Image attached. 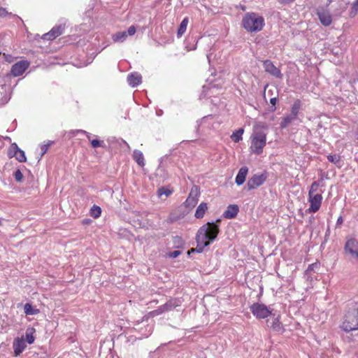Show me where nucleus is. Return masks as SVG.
Here are the masks:
<instances>
[{"mask_svg":"<svg viewBox=\"0 0 358 358\" xmlns=\"http://www.w3.org/2000/svg\"><path fill=\"white\" fill-rule=\"evenodd\" d=\"M220 219H217L215 222H207L199 229L196 235L197 252H202L206 247L215 240L220 232Z\"/></svg>","mask_w":358,"mask_h":358,"instance_id":"1","label":"nucleus"},{"mask_svg":"<svg viewBox=\"0 0 358 358\" xmlns=\"http://www.w3.org/2000/svg\"><path fill=\"white\" fill-rule=\"evenodd\" d=\"M322 187H323L322 179L314 181L311 184L308 191L309 208L307 209L308 213H315L320 210L323 199L322 190L320 188Z\"/></svg>","mask_w":358,"mask_h":358,"instance_id":"2","label":"nucleus"},{"mask_svg":"<svg viewBox=\"0 0 358 358\" xmlns=\"http://www.w3.org/2000/svg\"><path fill=\"white\" fill-rule=\"evenodd\" d=\"M250 151L251 154L260 155L263 153L264 149L266 145L267 134L262 130H259L258 127H254V131L250 136Z\"/></svg>","mask_w":358,"mask_h":358,"instance_id":"3","label":"nucleus"},{"mask_svg":"<svg viewBox=\"0 0 358 358\" xmlns=\"http://www.w3.org/2000/svg\"><path fill=\"white\" fill-rule=\"evenodd\" d=\"M341 328L345 332L358 329V303L352 302L348 305Z\"/></svg>","mask_w":358,"mask_h":358,"instance_id":"4","label":"nucleus"},{"mask_svg":"<svg viewBox=\"0 0 358 358\" xmlns=\"http://www.w3.org/2000/svg\"><path fill=\"white\" fill-rule=\"evenodd\" d=\"M243 27L248 32H258L265 25L264 18L256 13H247L242 20Z\"/></svg>","mask_w":358,"mask_h":358,"instance_id":"5","label":"nucleus"},{"mask_svg":"<svg viewBox=\"0 0 358 358\" xmlns=\"http://www.w3.org/2000/svg\"><path fill=\"white\" fill-rule=\"evenodd\" d=\"M250 309L253 315L257 319L266 318L271 313L268 307L263 303H255L250 306Z\"/></svg>","mask_w":358,"mask_h":358,"instance_id":"6","label":"nucleus"},{"mask_svg":"<svg viewBox=\"0 0 358 358\" xmlns=\"http://www.w3.org/2000/svg\"><path fill=\"white\" fill-rule=\"evenodd\" d=\"M199 196V187L194 185L193 187H192L187 199L184 202V206L185 208L189 209L193 208L198 203Z\"/></svg>","mask_w":358,"mask_h":358,"instance_id":"7","label":"nucleus"},{"mask_svg":"<svg viewBox=\"0 0 358 358\" xmlns=\"http://www.w3.org/2000/svg\"><path fill=\"white\" fill-rule=\"evenodd\" d=\"M8 156L9 158L15 157L20 162H26L24 152L19 148L15 143H12L8 150Z\"/></svg>","mask_w":358,"mask_h":358,"instance_id":"8","label":"nucleus"},{"mask_svg":"<svg viewBox=\"0 0 358 358\" xmlns=\"http://www.w3.org/2000/svg\"><path fill=\"white\" fill-rule=\"evenodd\" d=\"M30 62L27 60H20L14 64L10 70V73L14 77L22 76L29 67Z\"/></svg>","mask_w":358,"mask_h":358,"instance_id":"9","label":"nucleus"},{"mask_svg":"<svg viewBox=\"0 0 358 358\" xmlns=\"http://www.w3.org/2000/svg\"><path fill=\"white\" fill-rule=\"evenodd\" d=\"M345 252L350 254L355 259H358V241L354 238L348 239L345 245Z\"/></svg>","mask_w":358,"mask_h":358,"instance_id":"10","label":"nucleus"},{"mask_svg":"<svg viewBox=\"0 0 358 358\" xmlns=\"http://www.w3.org/2000/svg\"><path fill=\"white\" fill-rule=\"evenodd\" d=\"M320 23L324 27H329L332 23V16L328 10L319 8L316 12Z\"/></svg>","mask_w":358,"mask_h":358,"instance_id":"11","label":"nucleus"},{"mask_svg":"<svg viewBox=\"0 0 358 358\" xmlns=\"http://www.w3.org/2000/svg\"><path fill=\"white\" fill-rule=\"evenodd\" d=\"M265 174H255L248 181L247 185L248 189H255L262 185L266 180Z\"/></svg>","mask_w":358,"mask_h":358,"instance_id":"12","label":"nucleus"},{"mask_svg":"<svg viewBox=\"0 0 358 358\" xmlns=\"http://www.w3.org/2000/svg\"><path fill=\"white\" fill-rule=\"evenodd\" d=\"M64 27L62 25L56 26L52 27L50 31L43 34L42 38L43 40L52 41L62 35Z\"/></svg>","mask_w":358,"mask_h":358,"instance_id":"13","label":"nucleus"},{"mask_svg":"<svg viewBox=\"0 0 358 358\" xmlns=\"http://www.w3.org/2000/svg\"><path fill=\"white\" fill-rule=\"evenodd\" d=\"M263 65L266 72L276 78H282V74L281 73L280 70L277 68L271 61L266 60L264 62Z\"/></svg>","mask_w":358,"mask_h":358,"instance_id":"14","label":"nucleus"},{"mask_svg":"<svg viewBox=\"0 0 358 358\" xmlns=\"http://www.w3.org/2000/svg\"><path fill=\"white\" fill-rule=\"evenodd\" d=\"M135 329L138 331L141 336L139 338H148L153 331V324H144L143 322L141 324H138Z\"/></svg>","mask_w":358,"mask_h":358,"instance_id":"15","label":"nucleus"},{"mask_svg":"<svg viewBox=\"0 0 358 358\" xmlns=\"http://www.w3.org/2000/svg\"><path fill=\"white\" fill-rule=\"evenodd\" d=\"M24 338L23 337L16 338L14 339L13 343V348L14 350V355L15 357L19 356L26 348Z\"/></svg>","mask_w":358,"mask_h":358,"instance_id":"16","label":"nucleus"},{"mask_svg":"<svg viewBox=\"0 0 358 358\" xmlns=\"http://www.w3.org/2000/svg\"><path fill=\"white\" fill-rule=\"evenodd\" d=\"M239 211L238 206L236 204L229 205L223 213V217L226 219H233L236 217Z\"/></svg>","mask_w":358,"mask_h":358,"instance_id":"17","label":"nucleus"},{"mask_svg":"<svg viewBox=\"0 0 358 358\" xmlns=\"http://www.w3.org/2000/svg\"><path fill=\"white\" fill-rule=\"evenodd\" d=\"M182 300L180 298L169 299L166 303L163 304V308L166 312H169L182 304Z\"/></svg>","mask_w":358,"mask_h":358,"instance_id":"18","label":"nucleus"},{"mask_svg":"<svg viewBox=\"0 0 358 358\" xmlns=\"http://www.w3.org/2000/svg\"><path fill=\"white\" fill-rule=\"evenodd\" d=\"M248 173V169L246 166H243L239 169L238 173L236 177V180H235L236 183L238 185H241L244 183Z\"/></svg>","mask_w":358,"mask_h":358,"instance_id":"19","label":"nucleus"},{"mask_svg":"<svg viewBox=\"0 0 358 358\" xmlns=\"http://www.w3.org/2000/svg\"><path fill=\"white\" fill-rule=\"evenodd\" d=\"M142 77L138 73H133L128 76L127 81L131 87H136L141 83Z\"/></svg>","mask_w":358,"mask_h":358,"instance_id":"20","label":"nucleus"},{"mask_svg":"<svg viewBox=\"0 0 358 358\" xmlns=\"http://www.w3.org/2000/svg\"><path fill=\"white\" fill-rule=\"evenodd\" d=\"M208 209L207 203L201 202L196 209L194 217L196 219H201L204 217Z\"/></svg>","mask_w":358,"mask_h":358,"instance_id":"21","label":"nucleus"},{"mask_svg":"<svg viewBox=\"0 0 358 358\" xmlns=\"http://www.w3.org/2000/svg\"><path fill=\"white\" fill-rule=\"evenodd\" d=\"M134 161L141 166L145 165L143 154L139 150H135L133 154Z\"/></svg>","mask_w":358,"mask_h":358,"instance_id":"22","label":"nucleus"},{"mask_svg":"<svg viewBox=\"0 0 358 358\" xmlns=\"http://www.w3.org/2000/svg\"><path fill=\"white\" fill-rule=\"evenodd\" d=\"M36 332V329L34 327H28L25 331V339L26 341L29 344H32L35 341V337L34 336V333Z\"/></svg>","mask_w":358,"mask_h":358,"instance_id":"23","label":"nucleus"},{"mask_svg":"<svg viewBox=\"0 0 358 358\" xmlns=\"http://www.w3.org/2000/svg\"><path fill=\"white\" fill-rule=\"evenodd\" d=\"M188 22H189L188 17H185L182 20V21L180 24L179 27L178 29V31H177L178 38H180L184 34V33L186 31Z\"/></svg>","mask_w":358,"mask_h":358,"instance_id":"24","label":"nucleus"},{"mask_svg":"<svg viewBox=\"0 0 358 358\" xmlns=\"http://www.w3.org/2000/svg\"><path fill=\"white\" fill-rule=\"evenodd\" d=\"M301 102L299 99L296 100L292 108H291V115L294 117L296 119L297 118V115L301 109Z\"/></svg>","mask_w":358,"mask_h":358,"instance_id":"25","label":"nucleus"},{"mask_svg":"<svg viewBox=\"0 0 358 358\" xmlns=\"http://www.w3.org/2000/svg\"><path fill=\"white\" fill-rule=\"evenodd\" d=\"M24 313L27 315H34L39 313V310L34 308L31 303H27L24 306Z\"/></svg>","mask_w":358,"mask_h":358,"instance_id":"26","label":"nucleus"},{"mask_svg":"<svg viewBox=\"0 0 358 358\" xmlns=\"http://www.w3.org/2000/svg\"><path fill=\"white\" fill-rule=\"evenodd\" d=\"M243 133L244 129L243 128H240L231 134V138L234 142L238 143L242 140Z\"/></svg>","mask_w":358,"mask_h":358,"instance_id":"27","label":"nucleus"},{"mask_svg":"<svg viewBox=\"0 0 358 358\" xmlns=\"http://www.w3.org/2000/svg\"><path fill=\"white\" fill-rule=\"evenodd\" d=\"M358 13V0H355L351 3V7L349 10V17L354 18Z\"/></svg>","mask_w":358,"mask_h":358,"instance_id":"28","label":"nucleus"},{"mask_svg":"<svg viewBox=\"0 0 358 358\" xmlns=\"http://www.w3.org/2000/svg\"><path fill=\"white\" fill-rule=\"evenodd\" d=\"M327 159L336 164L337 166L341 167V157L339 155H327Z\"/></svg>","mask_w":358,"mask_h":358,"instance_id":"29","label":"nucleus"},{"mask_svg":"<svg viewBox=\"0 0 358 358\" xmlns=\"http://www.w3.org/2000/svg\"><path fill=\"white\" fill-rule=\"evenodd\" d=\"M296 118L291 115L284 117L280 122V127L282 129L286 128Z\"/></svg>","mask_w":358,"mask_h":358,"instance_id":"30","label":"nucleus"},{"mask_svg":"<svg viewBox=\"0 0 358 358\" xmlns=\"http://www.w3.org/2000/svg\"><path fill=\"white\" fill-rule=\"evenodd\" d=\"M127 36L126 31H120L114 34L112 37L114 42L124 41Z\"/></svg>","mask_w":358,"mask_h":358,"instance_id":"31","label":"nucleus"},{"mask_svg":"<svg viewBox=\"0 0 358 358\" xmlns=\"http://www.w3.org/2000/svg\"><path fill=\"white\" fill-rule=\"evenodd\" d=\"M101 215V208L96 206V205H94L91 209H90V215L96 219L98 217H99Z\"/></svg>","mask_w":358,"mask_h":358,"instance_id":"32","label":"nucleus"},{"mask_svg":"<svg viewBox=\"0 0 358 358\" xmlns=\"http://www.w3.org/2000/svg\"><path fill=\"white\" fill-rule=\"evenodd\" d=\"M270 327L276 331H279L282 329L281 323L279 321L278 318H274L270 325Z\"/></svg>","mask_w":358,"mask_h":358,"instance_id":"33","label":"nucleus"},{"mask_svg":"<svg viewBox=\"0 0 358 358\" xmlns=\"http://www.w3.org/2000/svg\"><path fill=\"white\" fill-rule=\"evenodd\" d=\"M90 143L93 148H96L99 147L104 148L106 146L103 141H101L97 138L92 140Z\"/></svg>","mask_w":358,"mask_h":358,"instance_id":"34","label":"nucleus"},{"mask_svg":"<svg viewBox=\"0 0 358 358\" xmlns=\"http://www.w3.org/2000/svg\"><path fill=\"white\" fill-rule=\"evenodd\" d=\"M164 313H166L164 308H163V305L159 306L157 309L152 310V311H150L149 313V315L152 317H155V316H157V315H159Z\"/></svg>","mask_w":358,"mask_h":358,"instance_id":"35","label":"nucleus"},{"mask_svg":"<svg viewBox=\"0 0 358 358\" xmlns=\"http://www.w3.org/2000/svg\"><path fill=\"white\" fill-rule=\"evenodd\" d=\"M171 193H172V192L170 189H169L164 187L159 188L157 191V194L159 196H162V195L169 196L171 194Z\"/></svg>","mask_w":358,"mask_h":358,"instance_id":"36","label":"nucleus"},{"mask_svg":"<svg viewBox=\"0 0 358 358\" xmlns=\"http://www.w3.org/2000/svg\"><path fill=\"white\" fill-rule=\"evenodd\" d=\"M173 242L176 248H180L184 245V241L180 236H176L173 237Z\"/></svg>","mask_w":358,"mask_h":358,"instance_id":"37","label":"nucleus"},{"mask_svg":"<svg viewBox=\"0 0 358 358\" xmlns=\"http://www.w3.org/2000/svg\"><path fill=\"white\" fill-rule=\"evenodd\" d=\"M14 177H15V179L16 181L20 182L22 180V178H23V174L22 173L20 170L17 169L14 173Z\"/></svg>","mask_w":358,"mask_h":358,"instance_id":"38","label":"nucleus"},{"mask_svg":"<svg viewBox=\"0 0 358 358\" xmlns=\"http://www.w3.org/2000/svg\"><path fill=\"white\" fill-rule=\"evenodd\" d=\"M136 27L134 25H131L128 29L127 34L129 36H133L136 33Z\"/></svg>","mask_w":358,"mask_h":358,"instance_id":"39","label":"nucleus"},{"mask_svg":"<svg viewBox=\"0 0 358 358\" xmlns=\"http://www.w3.org/2000/svg\"><path fill=\"white\" fill-rule=\"evenodd\" d=\"M181 254V252L179 250H175L171 253H169V256L172 258H176Z\"/></svg>","mask_w":358,"mask_h":358,"instance_id":"40","label":"nucleus"},{"mask_svg":"<svg viewBox=\"0 0 358 358\" xmlns=\"http://www.w3.org/2000/svg\"><path fill=\"white\" fill-rule=\"evenodd\" d=\"M78 132L85 134V135H86L87 138L90 142H91V141H92V140H93V139L92 138V135H91L90 133H88V132H87V131H84V130H78Z\"/></svg>","mask_w":358,"mask_h":358,"instance_id":"41","label":"nucleus"},{"mask_svg":"<svg viewBox=\"0 0 358 358\" xmlns=\"http://www.w3.org/2000/svg\"><path fill=\"white\" fill-rule=\"evenodd\" d=\"M8 15V11L6 10V8L3 7H0V17H6Z\"/></svg>","mask_w":358,"mask_h":358,"instance_id":"42","label":"nucleus"},{"mask_svg":"<svg viewBox=\"0 0 358 358\" xmlns=\"http://www.w3.org/2000/svg\"><path fill=\"white\" fill-rule=\"evenodd\" d=\"M295 0H278V1L282 5H287L294 2Z\"/></svg>","mask_w":358,"mask_h":358,"instance_id":"43","label":"nucleus"},{"mask_svg":"<svg viewBox=\"0 0 358 358\" xmlns=\"http://www.w3.org/2000/svg\"><path fill=\"white\" fill-rule=\"evenodd\" d=\"M343 222V218L342 216H339L336 221V226L341 227Z\"/></svg>","mask_w":358,"mask_h":358,"instance_id":"44","label":"nucleus"},{"mask_svg":"<svg viewBox=\"0 0 358 358\" xmlns=\"http://www.w3.org/2000/svg\"><path fill=\"white\" fill-rule=\"evenodd\" d=\"M49 145H43L41 146L42 155H43L48 150Z\"/></svg>","mask_w":358,"mask_h":358,"instance_id":"45","label":"nucleus"},{"mask_svg":"<svg viewBox=\"0 0 358 358\" xmlns=\"http://www.w3.org/2000/svg\"><path fill=\"white\" fill-rule=\"evenodd\" d=\"M3 56L6 59V61H8V62H13V59H12V57L11 55H6L5 53H3Z\"/></svg>","mask_w":358,"mask_h":358,"instance_id":"46","label":"nucleus"},{"mask_svg":"<svg viewBox=\"0 0 358 358\" xmlns=\"http://www.w3.org/2000/svg\"><path fill=\"white\" fill-rule=\"evenodd\" d=\"M277 101H278V100H277V98L273 97V98H271V99H270V103H271V104H272L273 106H275V105L276 104V103H277Z\"/></svg>","mask_w":358,"mask_h":358,"instance_id":"47","label":"nucleus"},{"mask_svg":"<svg viewBox=\"0 0 358 358\" xmlns=\"http://www.w3.org/2000/svg\"><path fill=\"white\" fill-rule=\"evenodd\" d=\"M316 264H312L310 265H309L308 268V270H312L314 267V266Z\"/></svg>","mask_w":358,"mask_h":358,"instance_id":"48","label":"nucleus"},{"mask_svg":"<svg viewBox=\"0 0 358 358\" xmlns=\"http://www.w3.org/2000/svg\"><path fill=\"white\" fill-rule=\"evenodd\" d=\"M197 252L196 248H192L190 250L188 251V254H190L191 252Z\"/></svg>","mask_w":358,"mask_h":358,"instance_id":"49","label":"nucleus"},{"mask_svg":"<svg viewBox=\"0 0 358 358\" xmlns=\"http://www.w3.org/2000/svg\"><path fill=\"white\" fill-rule=\"evenodd\" d=\"M2 224L1 219L0 218V226Z\"/></svg>","mask_w":358,"mask_h":358,"instance_id":"50","label":"nucleus"}]
</instances>
